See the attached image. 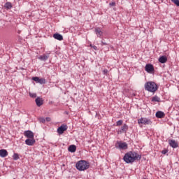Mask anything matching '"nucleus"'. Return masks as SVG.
Returning a JSON list of instances; mask_svg holds the SVG:
<instances>
[{
  "instance_id": "obj_26",
  "label": "nucleus",
  "mask_w": 179,
  "mask_h": 179,
  "mask_svg": "<svg viewBox=\"0 0 179 179\" xmlns=\"http://www.w3.org/2000/svg\"><path fill=\"white\" fill-rule=\"evenodd\" d=\"M39 79H40V78H38V77H33L32 78V80H34V82H36V83H38Z\"/></svg>"
},
{
  "instance_id": "obj_24",
  "label": "nucleus",
  "mask_w": 179,
  "mask_h": 179,
  "mask_svg": "<svg viewBox=\"0 0 179 179\" xmlns=\"http://www.w3.org/2000/svg\"><path fill=\"white\" fill-rule=\"evenodd\" d=\"M29 94L32 99H36V97H37V94L36 93L29 92Z\"/></svg>"
},
{
  "instance_id": "obj_19",
  "label": "nucleus",
  "mask_w": 179,
  "mask_h": 179,
  "mask_svg": "<svg viewBox=\"0 0 179 179\" xmlns=\"http://www.w3.org/2000/svg\"><path fill=\"white\" fill-rule=\"evenodd\" d=\"M165 114L162 112V111H157L155 114V117H157V118H163L164 117Z\"/></svg>"
},
{
  "instance_id": "obj_23",
  "label": "nucleus",
  "mask_w": 179,
  "mask_h": 179,
  "mask_svg": "<svg viewBox=\"0 0 179 179\" xmlns=\"http://www.w3.org/2000/svg\"><path fill=\"white\" fill-rule=\"evenodd\" d=\"M13 160H19V159H20L19 154L14 153V155L13 156Z\"/></svg>"
},
{
  "instance_id": "obj_16",
  "label": "nucleus",
  "mask_w": 179,
  "mask_h": 179,
  "mask_svg": "<svg viewBox=\"0 0 179 179\" xmlns=\"http://www.w3.org/2000/svg\"><path fill=\"white\" fill-rule=\"evenodd\" d=\"M69 152L71 153H75L76 152V145H71L68 148Z\"/></svg>"
},
{
  "instance_id": "obj_36",
  "label": "nucleus",
  "mask_w": 179,
  "mask_h": 179,
  "mask_svg": "<svg viewBox=\"0 0 179 179\" xmlns=\"http://www.w3.org/2000/svg\"><path fill=\"white\" fill-rule=\"evenodd\" d=\"M0 128H1V125H0Z\"/></svg>"
},
{
  "instance_id": "obj_17",
  "label": "nucleus",
  "mask_w": 179,
  "mask_h": 179,
  "mask_svg": "<svg viewBox=\"0 0 179 179\" xmlns=\"http://www.w3.org/2000/svg\"><path fill=\"white\" fill-rule=\"evenodd\" d=\"M8 156V151L5 149L0 150V157H6Z\"/></svg>"
},
{
  "instance_id": "obj_14",
  "label": "nucleus",
  "mask_w": 179,
  "mask_h": 179,
  "mask_svg": "<svg viewBox=\"0 0 179 179\" xmlns=\"http://www.w3.org/2000/svg\"><path fill=\"white\" fill-rule=\"evenodd\" d=\"M53 37L55 40H58L59 41H62V40H64V36L58 33L54 34Z\"/></svg>"
},
{
  "instance_id": "obj_5",
  "label": "nucleus",
  "mask_w": 179,
  "mask_h": 179,
  "mask_svg": "<svg viewBox=\"0 0 179 179\" xmlns=\"http://www.w3.org/2000/svg\"><path fill=\"white\" fill-rule=\"evenodd\" d=\"M66 129H68V126L62 124L57 128V133L59 134V135H62V134H64V132H65Z\"/></svg>"
},
{
  "instance_id": "obj_25",
  "label": "nucleus",
  "mask_w": 179,
  "mask_h": 179,
  "mask_svg": "<svg viewBox=\"0 0 179 179\" xmlns=\"http://www.w3.org/2000/svg\"><path fill=\"white\" fill-rule=\"evenodd\" d=\"M171 2L175 3L177 6H179V0H171Z\"/></svg>"
},
{
  "instance_id": "obj_32",
  "label": "nucleus",
  "mask_w": 179,
  "mask_h": 179,
  "mask_svg": "<svg viewBox=\"0 0 179 179\" xmlns=\"http://www.w3.org/2000/svg\"><path fill=\"white\" fill-rule=\"evenodd\" d=\"M101 45H107V43L102 41H101Z\"/></svg>"
},
{
  "instance_id": "obj_10",
  "label": "nucleus",
  "mask_w": 179,
  "mask_h": 179,
  "mask_svg": "<svg viewBox=\"0 0 179 179\" xmlns=\"http://www.w3.org/2000/svg\"><path fill=\"white\" fill-rule=\"evenodd\" d=\"M36 104L38 107H41L44 104V101L41 97H37L35 100Z\"/></svg>"
},
{
  "instance_id": "obj_28",
  "label": "nucleus",
  "mask_w": 179,
  "mask_h": 179,
  "mask_svg": "<svg viewBox=\"0 0 179 179\" xmlns=\"http://www.w3.org/2000/svg\"><path fill=\"white\" fill-rule=\"evenodd\" d=\"M169 152V150L164 149L162 151V155H166Z\"/></svg>"
},
{
  "instance_id": "obj_34",
  "label": "nucleus",
  "mask_w": 179,
  "mask_h": 179,
  "mask_svg": "<svg viewBox=\"0 0 179 179\" xmlns=\"http://www.w3.org/2000/svg\"><path fill=\"white\" fill-rule=\"evenodd\" d=\"M46 121H51V118H50V117H46Z\"/></svg>"
},
{
  "instance_id": "obj_2",
  "label": "nucleus",
  "mask_w": 179,
  "mask_h": 179,
  "mask_svg": "<svg viewBox=\"0 0 179 179\" xmlns=\"http://www.w3.org/2000/svg\"><path fill=\"white\" fill-rule=\"evenodd\" d=\"M76 167L79 171H85L90 167V164L87 161L80 160L76 164Z\"/></svg>"
},
{
  "instance_id": "obj_15",
  "label": "nucleus",
  "mask_w": 179,
  "mask_h": 179,
  "mask_svg": "<svg viewBox=\"0 0 179 179\" xmlns=\"http://www.w3.org/2000/svg\"><path fill=\"white\" fill-rule=\"evenodd\" d=\"M48 58H50V54L43 55L38 57V59H40V61H47V59H48Z\"/></svg>"
},
{
  "instance_id": "obj_6",
  "label": "nucleus",
  "mask_w": 179,
  "mask_h": 179,
  "mask_svg": "<svg viewBox=\"0 0 179 179\" xmlns=\"http://www.w3.org/2000/svg\"><path fill=\"white\" fill-rule=\"evenodd\" d=\"M145 71L148 72V73H153V72H155V67H153V65L152 64H146Z\"/></svg>"
},
{
  "instance_id": "obj_35",
  "label": "nucleus",
  "mask_w": 179,
  "mask_h": 179,
  "mask_svg": "<svg viewBox=\"0 0 179 179\" xmlns=\"http://www.w3.org/2000/svg\"><path fill=\"white\" fill-rule=\"evenodd\" d=\"M90 47H92V48H93V45H90Z\"/></svg>"
},
{
  "instance_id": "obj_20",
  "label": "nucleus",
  "mask_w": 179,
  "mask_h": 179,
  "mask_svg": "<svg viewBox=\"0 0 179 179\" xmlns=\"http://www.w3.org/2000/svg\"><path fill=\"white\" fill-rule=\"evenodd\" d=\"M4 8H6V9H12V3L10 2L6 3L4 5Z\"/></svg>"
},
{
  "instance_id": "obj_21",
  "label": "nucleus",
  "mask_w": 179,
  "mask_h": 179,
  "mask_svg": "<svg viewBox=\"0 0 179 179\" xmlns=\"http://www.w3.org/2000/svg\"><path fill=\"white\" fill-rule=\"evenodd\" d=\"M152 101H157V103H160V98L157 96H155L152 98Z\"/></svg>"
},
{
  "instance_id": "obj_1",
  "label": "nucleus",
  "mask_w": 179,
  "mask_h": 179,
  "mask_svg": "<svg viewBox=\"0 0 179 179\" xmlns=\"http://www.w3.org/2000/svg\"><path fill=\"white\" fill-rule=\"evenodd\" d=\"M141 155L136 152L130 151L126 153L123 157L124 162L127 164H132L136 160H141Z\"/></svg>"
},
{
  "instance_id": "obj_3",
  "label": "nucleus",
  "mask_w": 179,
  "mask_h": 179,
  "mask_svg": "<svg viewBox=\"0 0 179 179\" xmlns=\"http://www.w3.org/2000/svg\"><path fill=\"white\" fill-rule=\"evenodd\" d=\"M145 90L147 92H150L151 93H155L157 90V85L153 81H149L145 83L144 85Z\"/></svg>"
},
{
  "instance_id": "obj_7",
  "label": "nucleus",
  "mask_w": 179,
  "mask_h": 179,
  "mask_svg": "<svg viewBox=\"0 0 179 179\" xmlns=\"http://www.w3.org/2000/svg\"><path fill=\"white\" fill-rule=\"evenodd\" d=\"M118 144V149H120L122 150H125L127 149H128V144H127V143L124 142V143H117Z\"/></svg>"
},
{
  "instance_id": "obj_30",
  "label": "nucleus",
  "mask_w": 179,
  "mask_h": 179,
  "mask_svg": "<svg viewBox=\"0 0 179 179\" xmlns=\"http://www.w3.org/2000/svg\"><path fill=\"white\" fill-rule=\"evenodd\" d=\"M110 6H115V2L113 1L109 3Z\"/></svg>"
},
{
  "instance_id": "obj_22",
  "label": "nucleus",
  "mask_w": 179,
  "mask_h": 179,
  "mask_svg": "<svg viewBox=\"0 0 179 179\" xmlns=\"http://www.w3.org/2000/svg\"><path fill=\"white\" fill-rule=\"evenodd\" d=\"M40 85H45V78H39L38 83Z\"/></svg>"
},
{
  "instance_id": "obj_27",
  "label": "nucleus",
  "mask_w": 179,
  "mask_h": 179,
  "mask_svg": "<svg viewBox=\"0 0 179 179\" xmlns=\"http://www.w3.org/2000/svg\"><path fill=\"white\" fill-rule=\"evenodd\" d=\"M122 120H118L117 122H116V126L117 127H120L121 125H122Z\"/></svg>"
},
{
  "instance_id": "obj_8",
  "label": "nucleus",
  "mask_w": 179,
  "mask_h": 179,
  "mask_svg": "<svg viewBox=\"0 0 179 179\" xmlns=\"http://www.w3.org/2000/svg\"><path fill=\"white\" fill-rule=\"evenodd\" d=\"M128 131V124H124L120 130H118L117 134H124Z\"/></svg>"
},
{
  "instance_id": "obj_11",
  "label": "nucleus",
  "mask_w": 179,
  "mask_h": 179,
  "mask_svg": "<svg viewBox=\"0 0 179 179\" xmlns=\"http://www.w3.org/2000/svg\"><path fill=\"white\" fill-rule=\"evenodd\" d=\"M169 146H171L173 149L177 148V147L178 146V143L175 140H169Z\"/></svg>"
},
{
  "instance_id": "obj_12",
  "label": "nucleus",
  "mask_w": 179,
  "mask_h": 179,
  "mask_svg": "<svg viewBox=\"0 0 179 179\" xmlns=\"http://www.w3.org/2000/svg\"><path fill=\"white\" fill-rule=\"evenodd\" d=\"M95 34L99 38H101V37H103V31L100 29V27L95 28Z\"/></svg>"
},
{
  "instance_id": "obj_33",
  "label": "nucleus",
  "mask_w": 179,
  "mask_h": 179,
  "mask_svg": "<svg viewBox=\"0 0 179 179\" xmlns=\"http://www.w3.org/2000/svg\"><path fill=\"white\" fill-rule=\"evenodd\" d=\"M92 48H94V50H97V46H96V45H93V46H92Z\"/></svg>"
},
{
  "instance_id": "obj_13",
  "label": "nucleus",
  "mask_w": 179,
  "mask_h": 179,
  "mask_svg": "<svg viewBox=\"0 0 179 179\" xmlns=\"http://www.w3.org/2000/svg\"><path fill=\"white\" fill-rule=\"evenodd\" d=\"M24 136H26L27 138H34V134L33 133V131L30 130L24 131Z\"/></svg>"
},
{
  "instance_id": "obj_9",
  "label": "nucleus",
  "mask_w": 179,
  "mask_h": 179,
  "mask_svg": "<svg viewBox=\"0 0 179 179\" xmlns=\"http://www.w3.org/2000/svg\"><path fill=\"white\" fill-rule=\"evenodd\" d=\"M25 143L28 146H33L36 143V140L34 139V138H27V140H25Z\"/></svg>"
},
{
  "instance_id": "obj_4",
  "label": "nucleus",
  "mask_w": 179,
  "mask_h": 179,
  "mask_svg": "<svg viewBox=\"0 0 179 179\" xmlns=\"http://www.w3.org/2000/svg\"><path fill=\"white\" fill-rule=\"evenodd\" d=\"M138 124H143L144 125H150L152 121L146 117H141L138 120Z\"/></svg>"
},
{
  "instance_id": "obj_18",
  "label": "nucleus",
  "mask_w": 179,
  "mask_h": 179,
  "mask_svg": "<svg viewBox=\"0 0 179 179\" xmlns=\"http://www.w3.org/2000/svg\"><path fill=\"white\" fill-rule=\"evenodd\" d=\"M166 61H167V57L166 56H161L159 58V62H160L161 64H166Z\"/></svg>"
},
{
  "instance_id": "obj_29",
  "label": "nucleus",
  "mask_w": 179,
  "mask_h": 179,
  "mask_svg": "<svg viewBox=\"0 0 179 179\" xmlns=\"http://www.w3.org/2000/svg\"><path fill=\"white\" fill-rule=\"evenodd\" d=\"M103 75H107V73H108V70L104 69V70L103 71Z\"/></svg>"
},
{
  "instance_id": "obj_31",
  "label": "nucleus",
  "mask_w": 179,
  "mask_h": 179,
  "mask_svg": "<svg viewBox=\"0 0 179 179\" xmlns=\"http://www.w3.org/2000/svg\"><path fill=\"white\" fill-rule=\"evenodd\" d=\"M40 121H41V122L44 123V122H45V119H44L43 117H42V118L40 119Z\"/></svg>"
}]
</instances>
